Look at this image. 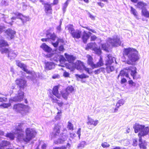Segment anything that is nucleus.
Instances as JSON below:
<instances>
[{
  "label": "nucleus",
  "mask_w": 149,
  "mask_h": 149,
  "mask_svg": "<svg viewBox=\"0 0 149 149\" xmlns=\"http://www.w3.org/2000/svg\"><path fill=\"white\" fill-rule=\"evenodd\" d=\"M62 137H64V138H63V139L61 138L58 139L57 140L54 141V143L55 144L62 143L66 140L67 136L66 135H63V136H62Z\"/></svg>",
  "instance_id": "nucleus-33"
},
{
  "label": "nucleus",
  "mask_w": 149,
  "mask_h": 149,
  "mask_svg": "<svg viewBox=\"0 0 149 149\" xmlns=\"http://www.w3.org/2000/svg\"><path fill=\"white\" fill-rule=\"evenodd\" d=\"M97 4L98 5L100 6L101 8L103 7L104 5V4L101 2H98L97 3Z\"/></svg>",
  "instance_id": "nucleus-63"
},
{
  "label": "nucleus",
  "mask_w": 149,
  "mask_h": 149,
  "mask_svg": "<svg viewBox=\"0 0 149 149\" xmlns=\"http://www.w3.org/2000/svg\"><path fill=\"white\" fill-rule=\"evenodd\" d=\"M88 33L84 31L83 32V34L81 37V39L84 43H86L87 42V40L89 38L90 35L91 33L90 32H88Z\"/></svg>",
  "instance_id": "nucleus-17"
},
{
  "label": "nucleus",
  "mask_w": 149,
  "mask_h": 149,
  "mask_svg": "<svg viewBox=\"0 0 149 149\" xmlns=\"http://www.w3.org/2000/svg\"><path fill=\"white\" fill-rule=\"evenodd\" d=\"M101 146L103 148H107L109 147L110 145L107 142L102 143L101 144Z\"/></svg>",
  "instance_id": "nucleus-49"
},
{
  "label": "nucleus",
  "mask_w": 149,
  "mask_h": 149,
  "mask_svg": "<svg viewBox=\"0 0 149 149\" xmlns=\"http://www.w3.org/2000/svg\"><path fill=\"white\" fill-rule=\"evenodd\" d=\"M144 125L139 124H135L133 127L134 132L135 133H138L139 131H141L144 129Z\"/></svg>",
  "instance_id": "nucleus-23"
},
{
  "label": "nucleus",
  "mask_w": 149,
  "mask_h": 149,
  "mask_svg": "<svg viewBox=\"0 0 149 149\" xmlns=\"http://www.w3.org/2000/svg\"><path fill=\"white\" fill-rule=\"evenodd\" d=\"M92 50L94 51L95 53L98 55H100L101 54V50L100 48L97 47H95L93 48Z\"/></svg>",
  "instance_id": "nucleus-42"
},
{
  "label": "nucleus",
  "mask_w": 149,
  "mask_h": 149,
  "mask_svg": "<svg viewBox=\"0 0 149 149\" xmlns=\"http://www.w3.org/2000/svg\"><path fill=\"white\" fill-rule=\"evenodd\" d=\"M88 121L87 122V124L89 125H93L94 126H96L98 124L99 122L98 120H94L93 119H92L88 117Z\"/></svg>",
  "instance_id": "nucleus-25"
},
{
  "label": "nucleus",
  "mask_w": 149,
  "mask_h": 149,
  "mask_svg": "<svg viewBox=\"0 0 149 149\" xmlns=\"http://www.w3.org/2000/svg\"><path fill=\"white\" fill-rule=\"evenodd\" d=\"M75 76L77 78H79L81 79L88 78L89 77V76L88 75H87L84 73H82L80 75L77 74H75Z\"/></svg>",
  "instance_id": "nucleus-41"
},
{
  "label": "nucleus",
  "mask_w": 149,
  "mask_h": 149,
  "mask_svg": "<svg viewBox=\"0 0 149 149\" xmlns=\"http://www.w3.org/2000/svg\"><path fill=\"white\" fill-rule=\"evenodd\" d=\"M136 70V68L134 66H130L128 68H124L120 71L118 77L119 76H125L126 77L130 79V78L129 77V74L126 71L129 70L131 72V75L133 79H136V76L137 73Z\"/></svg>",
  "instance_id": "nucleus-5"
},
{
  "label": "nucleus",
  "mask_w": 149,
  "mask_h": 149,
  "mask_svg": "<svg viewBox=\"0 0 149 149\" xmlns=\"http://www.w3.org/2000/svg\"><path fill=\"white\" fill-rule=\"evenodd\" d=\"M141 15L144 17L149 18V11L146 8H143L141 10Z\"/></svg>",
  "instance_id": "nucleus-29"
},
{
  "label": "nucleus",
  "mask_w": 149,
  "mask_h": 149,
  "mask_svg": "<svg viewBox=\"0 0 149 149\" xmlns=\"http://www.w3.org/2000/svg\"><path fill=\"white\" fill-rule=\"evenodd\" d=\"M45 70H50L54 69L55 66V63L52 62H45Z\"/></svg>",
  "instance_id": "nucleus-18"
},
{
  "label": "nucleus",
  "mask_w": 149,
  "mask_h": 149,
  "mask_svg": "<svg viewBox=\"0 0 149 149\" xmlns=\"http://www.w3.org/2000/svg\"><path fill=\"white\" fill-rule=\"evenodd\" d=\"M147 4L146 3L142 1H140L137 3L136 6L137 8H141V10L142 8H146V6H147Z\"/></svg>",
  "instance_id": "nucleus-30"
},
{
  "label": "nucleus",
  "mask_w": 149,
  "mask_h": 149,
  "mask_svg": "<svg viewBox=\"0 0 149 149\" xmlns=\"http://www.w3.org/2000/svg\"><path fill=\"white\" fill-rule=\"evenodd\" d=\"M60 77L59 75L58 74H54L52 77V78L53 79H55L56 78H59Z\"/></svg>",
  "instance_id": "nucleus-56"
},
{
  "label": "nucleus",
  "mask_w": 149,
  "mask_h": 149,
  "mask_svg": "<svg viewBox=\"0 0 149 149\" xmlns=\"http://www.w3.org/2000/svg\"><path fill=\"white\" fill-rule=\"evenodd\" d=\"M16 64L19 67L21 68L23 70L26 72V73L31 74H32V72L26 68V66L24 63L20 62L18 61H16Z\"/></svg>",
  "instance_id": "nucleus-12"
},
{
  "label": "nucleus",
  "mask_w": 149,
  "mask_h": 149,
  "mask_svg": "<svg viewBox=\"0 0 149 149\" xmlns=\"http://www.w3.org/2000/svg\"><path fill=\"white\" fill-rule=\"evenodd\" d=\"M52 5V4L47 2V3L45 4L44 7V11L47 16H49L53 13V9Z\"/></svg>",
  "instance_id": "nucleus-11"
},
{
  "label": "nucleus",
  "mask_w": 149,
  "mask_h": 149,
  "mask_svg": "<svg viewBox=\"0 0 149 149\" xmlns=\"http://www.w3.org/2000/svg\"><path fill=\"white\" fill-rule=\"evenodd\" d=\"M5 29V26H0V34L2 33L4 31V29Z\"/></svg>",
  "instance_id": "nucleus-58"
},
{
  "label": "nucleus",
  "mask_w": 149,
  "mask_h": 149,
  "mask_svg": "<svg viewBox=\"0 0 149 149\" xmlns=\"http://www.w3.org/2000/svg\"><path fill=\"white\" fill-rule=\"evenodd\" d=\"M130 13L133 14L136 17H138V13L135 9L132 6L130 7Z\"/></svg>",
  "instance_id": "nucleus-39"
},
{
  "label": "nucleus",
  "mask_w": 149,
  "mask_h": 149,
  "mask_svg": "<svg viewBox=\"0 0 149 149\" xmlns=\"http://www.w3.org/2000/svg\"><path fill=\"white\" fill-rule=\"evenodd\" d=\"M127 81L126 79L125 78H123L121 80L120 83L121 84H123L125 83Z\"/></svg>",
  "instance_id": "nucleus-59"
},
{
  "label": "nucleus",
  "mask_w": 149,
  "mask_h": 149,
  "mask_svg": "<svg viewBox=\"0 0 149 149\" xmlns=\"http://www.w3.org/2000/svg\"><path fill=\"white\" fill-rule=\"evenodd\" d=\"M105 68L103 67H100L95 70L94 71V72L95 74H98L102 72L104 73L105 72Z\"/></svg>",
  "instance_id": "nucleus-34"
},
{
  "label": "nucleus",
  "mask_w": 149,
  "mask_h": 149,
  "mask_svg": "<svg viewBox=\"0 0 149 149\" xmlns=\"http://www.w3.org/2000/svg\"><path fill=\"white\" fill-rule=\"evenodd\" d=\"M142 139L141 141H139V146L140 149H147V143L145 141H142Z\"/></svg>",
  "instance_id": "nucleus-28"
},
{
  "label": "nucleus",
  "mask_w": 149,
  "mask_h": 149,
  "mask_svg": "<svg viewBox=\"0 0 149 149\" xmlns=\"http://www.w3.org/2000/svg\"><path fill=\"white\" fill-rule=\"evenodd\" d=\"M69 1V0H67L63 4V6L65 8H66L68 4V2Z\"/></svg>",
  "instance_id": "nucleus-62"
},
{
  "label": "nucleus",
  "mask_w": 149,
  "mask_h": 149,
  "mask_svg": "<svg viewBox=\"0 0 149 149\" xmlns=\"http://www.w3.org/2000/svg\"><path fill=\"white\" fill-rule=\"evenodd\" d=\"M83 27L85 29L91 31L93 33H96V31H95V30H94L91 29H90L88 27L85 26V27Z\"/></svg>",
  "instance_id": "nucleus-55"
},
{
  "label": "nucleus",
  "mask_w": 149,
  "mask_h": 149,
  "mask_svg": "<svg viewBox=\"0 0 149 149\" xmlns=\"http://www.w3.org/2000/svg\"><path fill=\"white\" fill-rule=\"evenodd\" d=\"M57 109L58 111L57 113V115L55 117V118L56 120L60 119L61 118V116L62 113V111L61 110H59L58 108H56Z\"/></svg>",
  "instance_id": "nucleus-43"
},
{
  "label": "nucleus",
  "mask_w": 149,
  "mask_h": 149,
  "mask_svg": "<svg viewBox=\"0 0 149 149\" xmlns=\"http://www.w3.org/2000/svg\"><path fill=\"white\" fill-rule=\"evenodd\" d=\"M58 0H53V3L51 4L53 5H56L58 3Z\"/></svg>",
  "instance_id": "nucleus-57"
},
{
  "label": "nucleus",
  "mask_w": 149,
  "mask_h": 149,
  "mask_svg": "<svg viewBox=\"0 0 149 149\" xmlns=\"http://www.w3.org/2000/svg\"><path fill=\"white\" fill-rule=\"evenodd\" d=\"M65 147H56L53 148V149H66Z\"/></svg>",
  "instance_id": "nucleus-64"
},
{
  "label": "nucleus",
  "mask_w": 149,
  "mask_h": 149,
  "mask_svg": "<svg viewBox=\"0 0 149 149\" xmlns=\"http://www.w3.org/2000/svg\"><path fill=\"white\" fill-rule=\"evenodd\" d=\"M67 128L69 130H74V126L73 124L69 121L68 122Z\"/></svg>",
  "instance_id": "nucleus-46"
},
{
  "label": "nucleus",
  "mask_w": 149,
  "mask_h": 149,
  "mask_svg": "<svg viewBox=\"0 0 149 149\" xmlns=\"http://www.w3.org/2000/svg\"><path fill=\"white\" fill-rule=\"evenodd\" d=\"M81 34V31L77 29L75 30L71 35L73 38L78 39L80 38Z\"/></svg>",
  "instance_id": "nucleus-21"
},
{
  "label": "nucleus",
  "mask_w": 149,
  "mask_h": 149,
  "mask_svg": "<svg viewBox=\"0 0 149 149\" xmlns=\"http://www.w3.org/2000/svg\"><path fill=\"white\" fill-rule=\"evenodd\" d=\"M15 82L19 90L17 95L13 98V100L15 102H20L23 100L24 96V93L23 91L27 86V81L23 78H18L15 80Z\"/></svg>",
  "instance_id": "nucleus-3"
},
{
  "label": "nucleus",
  "mask_w": 149,
  "mask_h": 149,
  "mask_svg": "<svg viewBox=\"0 0 149 149\" xmlns=\"http://www.w3.org/2000/svg\"><path fill=\"white\" fill-rule=\"evenodd\" d=\"M8 99L7 97H0V102H3L7 101ZM1 105L0 104V106Z\"/></svg>",
  "instance_id": "nucleus-50"
},
{
  "label": "nucleus",
  "mask_w": 149,
  "mask_h": 149,
  "mask_svg": "<svg viewBox=\"0 0 149 149\" xmlns=\"http://www.w3.org/2000/svg\"><path fill=\"white\" fill-rule=\"evenodd\" d=\"M74 87L72 86H69L65 89V91L69 94L72 93L74 91Z\"/></svg>",
  "instance_id": "nucleus-36"
},
{
  "label": "nucleus",
  "mask_w": 149,
  "mask_h": 149,
  "mask_svg": "<svg viewBox=\"0 0 149 149\" xmlns=\"http://www.w3.org/2000/svg\"><path fill=\"white\" fill-rule=\"evenodd\" d=\"M5 33L10 39L13 38L14 35L16 33V32L10 28H8L5 31Z\"/></svg>",
  "instance_id": "nucleus-15"
},
{
  "label": "nucleus",
  "mask_w": 149,
  "mask_h": 149,
  "mask_svg": "<svg viewBox=\"0 0 149 149\" xmlns=\"http://www.w3.org/2000/svg\"><path fill=\"white\" fill-rule=\"evenodd\" d=\"M129 84L132 86H136V83L132 80H130L128 81Z\"/></svg>",
  "instance_id": "nucleus-53"
},
{
  "label": "nucleus",
  "mask_w": 149,
  "mask_h": 149,
  "mask_svg": "<svg viewBox=\"0 0 149 149\" xmlns=\"http://www.w3.org/2000/svg\"><path fill=\"white\" fill-rule=\"evenodd\" d=\"M107 57V58L105 61V65H111L112 64L114 63V61L116 60L115 58L110 54H108Z\"/></svg>",
  "instance_id": "nucleus-13"
},
{
  "label": "nucleus",
  "mask_w": 149,
  "mask_h": 149,
  "mask_svg": "<svg viewBox=\"0 0 149 149\" xmlns=\"http://www.w3.org/2000/svg\"><path fill=\"white\" fill-rule=\"evenodd\" d=\"M10 144V142L6 140H3L0 144V149H2L4 147H7Z\"/></svg>",
  "instance_id": "nucleus-31"
},
{
  "label": "nucleus",
  "mask_w": 149,
  "mask_h": 149,
  "mask_svg": "<svg viewBox=\"0 0 149 149\" xmlns=\"http://www.w3.org/2000/svg\"><path fill=\"white\" fill-rule=\"evenodd\" d=\"M40 47L45 52L48 53L52 51V49L45 43H43L40 45Z\"/></svg>",
  "instance_id": "nucleus-26"
},
{
  "label": "nucleus",
  "mask_w": 149,
  "mask_h": 149,
  "mask_svg": "<svg viewBox=\"0 0 149 149\" xmlns=\"http://www.w3.org/2000/svg\"><path fill=\"white\" fill-rule=\"evenodd\" d=\"M123 57L126 63L129 65H135L139 59L138 51L136 49L130 47L123 49Z\"/></svg>",
  "instance_id": "nucleus-1"
},
{
  "label": "nucleus",
  "mask_w": 149,
  "mask_h": 149,
  "mask_svg": "<svg viewBox=\"0 0 149 149\" xmlns=\"http://www.w3.org/2000/svg\"><path fill=\"white\" fill-rule=\"evenodd\" d=\"M69 32L71 34L75 30L72 24H70L67 26Z\"/></svg>",
  "instance_id": "nucleus-38"
},
{
  "label": "nucleus",
  "mask_w": 149,
  "mask_h": 149,
  "mask_svg": "<svg viewBox=\"0 0 149 149\" xmlns=\"http://www.w3.org/2000/svg\"><path fill=\"white\" fill-rule=\"evenodd\" d=\"M49 35V39H51L53 41H54L56 38V36L54 34H52L50 33L47 34V35Z\"/></svg>",
  "instance_id": "nucleus-45"
},
{
  "label": "nucleus",
  "mask_w": 149,
  "mask_h": 149,
  "mask_svg": "<svg viewBox=\"0 0 149 149\" xmlns=\"http://www.w3.org/2000/svg\"><path fill=\"white\" fill-rule=\"evenodd\" d=\"M0 51L2 54H7L8 57L10 60L14 59L18 54L17 52H15L14 51L11 50L9 48H2L0 49Z\"/></svg>",
  "instance_id": "nucleus-7"
},
{
  "label": "nucleus",
  "mask_w": 149,
  "mask_h": 149,
  "mask_svg": "<svg viewBox=\"0 0 149 149\" xmlns=\"http://www.w3.org/2000/svg\"><path fill=\"white\" fill-rule=\"evenodd\" d=\"M52 44L55 47H57L58 45V42H57V41L55 42H52Z\"/></svg>",
  "instance_id": "nucleus-61"
},
{
  "label": "nucleus",
  "mask_w": 149,
  "mask_h": 149,
  "mask_svg": "<svg viewBox=\"0 0 149 149\" xmlns=\"http://www.w3.org/2000/svg\"><path fill=\"white\" fill-rule=\"evenodd\" d=\"M15 131L17 132V139L19 141H24L28 143L35 137L37 133L36 131L33 129L27 128L25 130L26 136H24V131L21 128H16Z\"/></svg>",
  "instance_id": "nucleus-2"
},
{
  "label": "nucleus",
  "mask_w": 149,
  "mask_h": 149,
  "mask_svg": "<svg viewBox=\"0 0 149 149\" xmlns=\"http://www.w3.org/2000/svg\"><path fill=\"white\" fill-rule=\"evenodd\" d=\"M149 133V127H144L142 132L138 133V136L139 138V141H141L142 137L148 134Z\"/></svg>",
  "instance_id": "nucleus-14"
},
{
  "label": "nucleus",
  "mask_w": 149,
  "mask_h": 149,
  "mask_svg": "<svg viewBox=\"0 0 149 149\" xmlns=\"http://www.w3.org/2000/svg\"><path fill=\"white\" fill-rule=\"evenodd\" d=\"M137 139H133L132 145L133 146H136L137 145Z\"/></svg>",
  "instance_id": "nucleus-51"
},
{
  "label": "nucleus",
  "mask_w": 149,
  "mask_h": 149,
  "mask_svg": "<svg viewBox=\"0 0 149 149\" xmlns=\"http://www.w3.org/2000/svg\"><path fill=\"white\" fill-rule=\"evenodd\" d=\"M87 58V63L90 65L93 69H94L95 63H94L93 59L92 56L89 54L86 56Z\"/></svg>",
  "instance_id": "nucleus-19"
},
{
  "label": "nucleus",
  "mask_w": 149,
  "mask_h": 149,
  "mask_svg": "<svg viewBox=\"0 0 149 149\" xmlns=\"http://www.w3.org/2000/svg\"><path fill=\"white\" fill-rule=\"evenodd\" d=\"M50 98H51V101L53 103H57L59 107H61L63 105V102H59L60 101L53 95L50 96Z\"/></svg>",
  "instance_id": "nucleus-22"
},
{
  "label": "nucleus",
  "mask_w": 149,
  "mask_h": 149,
  "mask_svg": "<svg viewBox=\"0 0 149 149\" xmlns=\"http://www.w3.org/2000/svg\"><path fill=\"white\" fill-rule=\"evenodd\" d=\"M26 107V105L23 104L18 103L13 105V109L17 113H21L22 111H24Z\"/></svg>",
  "instance_id": "nucleus-10"
},
{
  "label": "nucleus",
  "mask_w": 149,
  "mask_h": 149,
  "mask_svg": "<svg viewBox=\"0 0 149 149\" xmlns=\"http://www.w3.org/2000/svg\"><path fill=\"white\" fill-rule=\"evenodd\" d=\"M72 65L66 63L65 64V66L66 68L70 70L73 69L74 68L73 63H71Z\"/></svg>",
  "instance_id": "nucleus-48"
},
{
  "label": "nucleus",
  "mask_w": 149,
  "mask_h": 149,
  "mask_svg": "<svg viewBox=\"0 0 149 149\" xmlns=\"http://www.w3.org/2000/svg\"><path fill=\"white\" fill-rule=\"evenodd\" d=\"M96 43L95 42L92 43L90 42L88 43L86 45V47L85 48V49L86 50H88L89 49H92L93 48V46L94 45H96Z\"/></svg>",
  "instance_id": "nucleus-37"
},
{
  "label": "nucleus",
  "mask_w": 149,
  "mask_h": 149,
  "mask_svg": "<svg viewBox=\"0 0 149 149\" xmlns=\"http://www.w3.org/2000/svg\"><path fill=\"white\" fill-rule=\"evenodd\" d=\"M124 104V101L123 100H119L116 103V108H115L113 112H116L118 111V109L120 106L123 105Z\"/></svg>",
  "instance_id": "nucleus-27"
},
{
  "label": "nucleus",
  "mask_w": 149,
  "mask_h": 149,
  "mask_svg": "<svg viewBox=\"0 0 149 149\" xmlns=\"http://www.w3.org/2000/svg\"><path fill=\"white\" fill-rule=\"evenodd\" d=\"M17 15L18 16V19H20L21 21V23L19 22H17V24L19 26L24 25L27 22L29 21V19L28 17L24 15L21 13H19Z\"/></svg>",
  "instance_id": "nucleus-9"
},
{
  "label": "nucleus",
  "mask_w": 149,
  "mask_h": 149,
  "mask_svg": "<svg viewBox=\"0 0 149 149\" xmlns=\"http://www.w3.org/2000/svg\"><path fill=\"white\" fill-rule=\"evenodd\" d=\"M59 61L61 63H63L66 61V59L63 55H60L59 56Z\"/></svg>",
  "instance_id": "nucleus-47"
},
{
  "label": "nucleus",
  "mask_w": 149,
  "mask_h": 149,
  "mask_svg": "<svg viewBox=\"0 0 149 149\" xmlns=\"http://www.w3.org/2000/svg\"><path fill=\"white\" fill-rule=\"evenodd\" d=\"M63 75L64 77H69V74L68 72L65 71L64 72Z\"/></svg>",
  "instance_id": "nucleus-60"
},
{
  "label": "nucleus",
  "mask_w": 149,
  "mask_h": 149,
  "mask_svg": "<svg viewBox=\"0 0 149 149\" xmlns=\"http://www.w3.org/2000/svg\"><path fill=\"white\" fill-rule=\"evenodd\" d=\"M59 87V86L58 85L55 86L53 87L52 90L53 94L58 99H60L61 97V95L59 93L58 91Z\"/></svg>",
  "instance_id": "nucleus-16"
},
{
  "label": "nucleus",
  "mask_w": 149,
  "mask_h": 149,
  "mask_svg": "<svg viewBox=\"0 0 149 149\" xmlns=\"http://www.w3.org/2000/svg\"><path fill=\"white\" fill-rule=\"evenodd\" d=\"M121 43L120 38L117 36L113 37V38H109L107 39L106 43L102 44V48L108 52H109V47L110 46L111 47H116L120 45Z\"/></svg>",
  "instance_id": "nucleus-4"
},
{
  "label": "nucleus",
  "mask_w": 149,
  "mask_h": 149,
  "mask_svg": "<svg viewBox=\"0 0 149 149\" xmlns=\"http://www.w3.org/2000/svg\"><path fill=\"white\" fill-rule=\"evenodd\" d=\"M61 95L62 97L65 100H67L68 96L69 95V94L67 93L66 91L65 92H61Z\"/></svg>",
  "instance_id": "nucleus-44"
},
{
  "label": "nucleus",
  "mask_w": 149,
  "mask_h": 149,
  "mask_svg": "<svg viewBox=\"0 0 149 149\" xmlns=\"http://www.w3.org/2000/svg\"><path fill=\"white\" fill-rule=\"evenodd\" d=\"M9 45L7 42L3 39L0 40V47H8Z\"/></svg>",
  "instance_id": "nucleus-35"
},
{
  "label": "nucleus",
  "mask_w": 149,
  "mask_h": 149,
  "mask_svg": "<svg viewBox=\"0 0 149 149\" xmlns=\"http://www.w3.org/2000/svg\"><path fill=\"white\" fill-rule=\"evenodd\" d=\"M97 38V37L95 35L92 36L91 37L90 40L91 41H94Z\"/></svg>",
  "instance_id": "nucleus-54"
},
{
  "label": "nucleus",
  "mask_w": 149,
  "mask_h": 149,
  "mask_svg": "<svg viewBox=\"0 0 149 149\" xmlns=\"http://www.w3.org/2000/svg\"><path fill=\"white\" fill-rule=\"evenodd\" d=\"M65 57L67 61L70 63H74V61L76 59V57L73 55L68 54L66 53L64 54Z\"/></svg>",
  "instance_id": "nucleus-20"
},
{
  "label": "nucleus",
  "mask_w": 149,
  "mask_h": 149,
  "mask_svg": "<svg viewBox=\"0 0 149 149\" xmlns=\"http://www.w3.org/2000/svg\"><path fill=\"white\" fill-rule=\"evenodd\" d=\"M104 65L103 60L102 56H100L98 61L96 64H95L94 65V69L103 66Z\"/></svg>",
  "instance_id": "nucleus-24"
},
{
  "label": "nucleus",
  "mask_w": 149,
  "mask_h": 149,
  "mask_svg": "<svg viewBox=\"0 0 149 149\" xmlns=\"http://www.w3.org/2000/svg\"><path fill=\"white\" fill-rule=\"evenodd\" d=\"M61 126L58 124H55L53 128V132L50 133V136L51 139L57 137L60 133Z\"/></svg>",
  "instance_id": "nucleus-8"
},
{
  "label": "nucleus",
  "mask_w": 149,
  "mask_h": 149,
  "mask_svg": "<svg viewBox=\"0 0 149 149\" xmlns=\"http://www.w3.org/2000/svg\"><path fill=\"white\" fill-rule=\"evenodd\" d=\"M5 136L7 138H9L10 140H13L15 138V133L9 132L7 133Z\"/></svg>",
  "instance_id": "nucleus-40"
},
{
  "label": "nucleus",
  "mask_w": 149,
  "mask_h": 149,
  "mask_svg": "<svg viewBox=\"0 0 149 149\" xmlns=\"http://www.w3.org/2000/svg\"><path fill=\"white\" fill-rule=\"evenodd\" d=\"M19 13V12L13 13L15 16V17L13 16L11 18V19L12 20H15L16 19H18V16L17 15Z\"/></svg>",
  "instance_id": "nucleus-52"
},
{
  "label": "nucleus",
  "mask_w": 149,
  "mask_h": 149,
  "mask_svg": "<svg viewBox=\"0 0 149 149\" xmlns=\"http://www.w3.org/2000/svg\"><path fill=\"white\" fill-rule=\"evenodd\" d=\"M106 66V67L105 69L107 73L109 74L111 72L114 71L115 69L113 66L112 65H108Z\"/></svg>",
  "instance_id": "nucleus-32"
},
{
  "label": "nucleus",
  "mask_w": 149,
  "mask_h": 149,
  "mask_svg": "<svg viewBox=\"0 0 149 149\" xmlns=\"http://www.w3.org/2000/svg\"><path fill=\"white\" fill-rule=\"evenodd\" d=\"M73 65L74 68L79 70L83 71L85 70L89 74H91L92 73V72H90V68H87L85 66L84 63L81 61L77 60L76 62L73 63Z\"/></svg>",
  "instance_id": "nucleus-6"
}]
</instances>
